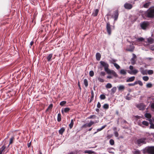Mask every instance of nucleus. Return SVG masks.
<instances>
[{"instance_id":"nucleus-62","label":"nucleus","mask_w":154,"mask_h":154,"mask_svg":"<svg viewBox=\"0 0 154 154\" xmlns=\"http://www.w3.org/2000/svg\"><path fill=\"white\" fill-rule=\"evenodd\" d=\"M78 86H79V89L80 90H81V86H80V83H79V82H78Z\"/></svg>"},{"instance_id":"nucleus-20","label":"nucleus","mask_w":154,"mask_h":154,"mask_svg":"<svg viewBox=\"0 0 154 154\" xmlns=\"http://www.w3.org/2000/svg\"><path fill=\"white\" fill-rule=\"evenodd\" d=\"M65 131V129L64 127H62L59 131V133L60 134L62 135L63 133Z\"/></svg>"},{"instance_id":"nucleus-46","label":"nucleus","mask_w":154,"mask_h":154,"mask_svg":"<svg viewBox=\"0 0 154 154\" xmlns=\"http://www.w3.org/2000/svg\"><path fill=\"white\" fill-rule=\"evenodd\" d=\"M109 142L111 145H113L114 144V141L112 139H111L109 140Z\"/></svg>"},{"instance_id":"nucleus-32","label":"nucleus","mask_w":154,"mask_h":154,"mask_svg":"<svg viewBox=\"0 0 154 154\" xmlns=\"http://www.w3.org/2000/svg\"><path fill=\"white\" fill-rule=\"evenodd\" d=\"M88 125V123H86L82 125L81 127V128H86L87 127H90V126Z\"/></svg>"},{"instance_id":"nucleus-25","label":"nucleus","mask_w":154,"mask_h":154,"mask_svg":"<svg viewBox=\"0 0 154 154\" xmlns=\"http://www.w3.org/2000/svg\"><path fill=\"white\" fill-rule=\"evenodd\" d=\"M74 124V122L73 119H72L69 125V128L70 129H71L73 126Z\"/></svg>"},{"instance_id":"nucleus-45","label":"nucleus","mask_w":154,"mask_h":154,"mask_svg":"<svg viewBox=\"0 0 154 154\" xmlns=\"http://www.w3.org/2000/svg\"><path fill=\"white\" fill-rule=\"evenodd\" d=\"M143 79L144 81H147L149 80V78L147 76H144L143 77Z\"/></svg>"},{"instance_id":"nucleus-6","label":"nucleus","mask_w":154,"mask_h":154,"mask_svg":"<svg viewBox=\"0 0 154 154\" xmlns=\"http://www.w3.org/2000/svg\"><path fill=\"white\" fill-rule=\"evenodd\" d=\"M8 151V150L6 149V146L4 145L0 148V154H6Z\"/></svg>"},{"instance_id":"nucleus-55","label":"nucleus","mask_w":154,"mask_h":154,"mask_svg":"<svg viewBox=\"0 0 154 154\" xmlns=\"http://www.w3.org/2000/svg\"><path fill=\"white\" fill-rule=\"evenodd\" d=\"M137 84H139L140 85L142 86L143 85V84L142 82L140 80L137 81Z\"/></svg>"},{"instance_id":"nucleus-16","label":"nucleus","mask_w":154,"mask_h":154,"mask_svg":"<svg viewBox=\"0 0 154 154\" xmlns=\"http://www.w3.org/2000/svg\"><path fill=\"white\" fill-rule=\"evenodd\" d=\"M148 42L149 44H152L153 43L154 39L151 37H149L147 39Z\"/></svg>"},{"instance_id":"nucleus-50","label":"nucleus","mask_w":154,"mask_h":154,"mask_svg":"<svg viewBox=\"0 0 154 154\" xmlns=\"http://www.w3.org/2000/svg\"><path fill=\"white\" fill-rule=\"evenodd\" d=\"M98 80L101 82H104V80L100 77L97 78Z\"/></svg>"},{"instance_id":"nucleus-38","label":"nucleus","mask_w":154,"mask_h":154,"mask_svg":"<svg viewBox=\"0 0 154 154\" xmlns=\"http://www.w3.org/2000/svg\"><path fill=\"white\" fill-rule=\"evenodd\" d=\"M64 112L65 113H67L70 110V109L69 108L66 107L64 108Z\"/></svg>"},{"instance_id":"nucleus-37","label":"nucleus","mask_w":154,"mask_h":154,"mask_svg":"<svg viewBox=\"0 0 154 154\" xmlns=\"http://www.w3.org/2000/svg\"><path fill=\"white\" fill-rule=\"evenodd\" d=\"M100 98L101 100H104L106 99V97L105 95L102 94L100 95Z\"/></svg>"},{"instance_id":"nucleus-22","label":"nucleus","mask_w":154,"mask_h":154,"mask_svg":"<svg viewBox=\"0 0 154 154\" xmlns=\"http://www.w3.org/2000/svg\"><path fill=\"white\" fill-rule=\"evenodd\" d=\"M131 95H130V93H128V94H127V96H126L125 98L126 100H130L131 99Z\"/></svg>"},{"instance_id":"nucleus-60","label":"nucleus","mask_w":154,"mask_h":154,"mask_svg":"<svg viewBox=\"0 0 154 154\" xmlns=\"http://www.w3.org/2000/svg\"><path fill=\"white\" fill-rule=\"evenodd\" d=\"M53 107V104H51L49 105L48 107V109H52Z\"/></svg>"},{"instance_id":"nucleus-4","label":"nucleus","mask_w":154,"mask_h":154,"mask_svg":"<svg viewBox=\"0 0 154 154\" xmlns=\"http://www.w3.org/2000/svg\"><path fill=\"white\" fill-rule=\"evenodd\" d=\"M144 151L150 154H154V146L146 147L145 148Z\"/></svg>"},{"instance_id":"nucleus-11","label":"nucleus","mask_w":154,"mask_h":154,"mask_svg":"<svg viewBox=\"0 0 154 154\" xmlns=\"http://www.w3.org/2000/svg\"><path fill=\"white\" fill-rule=\"evenodd\" d=\"M137 107L140 110H144L146 108V106L143 103H140L138 104Z\"/></svg>"},{"instance_id":"nucleus-31","label":"nucleus","mask_w":154,"mask_h":154,"mask_svg":"<svg viewBox=\"0 0 154 154\" xmlns=\"http://www.w3.org/2000/svg\"><path fill=\"white\" fill-rule=\"evenodd\" d=\"M84 84L85 85V87L87 88L88 85V83L87 80L86 79H85L84 80Z\"/></svg>"},{"instance_id":"nucleus-40","label":"nucleus","mask_w":154,"mask_h":154,"mask_svg":"<svg viewBox=\"0 0 154 154\" xmlns=\"http://www.w3.org/2000/svg\"><path fill=\"white\" fill-rule=\"evenodd\" d=\"M14 137H12L10 139V142H9V144L8 145V147L9 146V145L12 143H13V140H14Z\"/></svg>"},{"instance_id":"nucleus-43","label":"nucleus","mask_w":154,"mask_h":154,"mask_svg":"<svg viewBox=\"0 0 154 154\" xmlns=\"http://www.w3.org/2000/svg\"><path fill=\"white\" fill-rule=\"evenodd\" d=\"M149 4V2L146 3L144 4L143 5V7L145 8H148Z\"/></svg>"},{"instance_id":"nucleus-23","label":"nucleus","mask_w":154,"mask_h":154,"mask_svg":"<svg viewBox=\"0 0 154 154\" xmlns=\"http://www.w3.org/2000/svg\"><path fill=\"white\" fill-rule=\"evenodd\" d=\"M150 122V128L154 129V124L152 122V120L151 119H148Z\"/></svg>"},{"instance_id":"nucleus-52","label":"nucleus","mask_w":154,"mask_h":154,"mask_svg":"<svg viewBox=\"0 0 154 154\" xmlns=\"http://www.w3.org/2000/svg\"><path fill=\"white\" fill-rule=\"evenodd\" d=\"M94 123V122L92 121H90V122L88 123L89 125L91 127L93 124Z\"/></svg>"},{"instance_id":"nucleus-41","label":"nucleus","mask_w":154,"mask_h":154,"mask_svg":"<svg viewBox=\"0 0 154 154\" xmlns=\"http://www.w3.org/2000/svg\"><path fill=\"white\" fill-rule=\"evenodd\" d=\"M66 103V101H62L60 103V105L61 106H63Z\"/></svg>"},{"instance_id":"nucleus-26","label":"nucleus","mask_w":154,"mask_h":154,"mask_svg":"<svg viewBox=\"0 0 154 154\" xmlns=\"http://www.w3.org/2000/svg\"><path fill=\"white\" fill-rule=\"evenodd\" d=\"M84 152L85 153L91 154L93 153L94 152L91 150H86Z\"/></svg>"},{"instance_id":"nucleus-28","label":"nucleus","mask_w":154,"mask_h":154,"mask_svg":"<svg viewBox=\"0 0 154 154\" xmlns=\"http://www.w3.org/2000/svg\"><path fill=\"white\" fill-rule=\"evenodd\" d=\"M145 116L148 119H150L151 117V114L149 113H146L145 115Z\"/></svg>"},{"instance_id":"nucleus-21","label":"nucleus","mask_w":154,"mask_h":154,"mask_svg":"<svg viewBox=\"0 0 154 154\" xmlns=\"http://www.w3.org/2000/svg\"><path fill=\"white\" fill-rule=\"evenodd\" d=\"M118 88L119 91H122L124 90L125 87V86L123 85H120L119 87H118Z\"/></svg>"},{"instance_id":"nucleus-10","label":"nucleus","mask_w":154,"mask_h":154,"mask_svg":"<svg viewBox=\"0 0 154 154\" xmlns=\"http://www.w3.org/2000/svg\"><path fill=\"white\" fill-rule=\"evenodd\" d=\"M106 29L108 34L110 35L111 33V25L109 22L107 23L106 25Z\"/></svg>"},{"instance_id":"nucleus-49","label":"nucleus","mask_w":154,"mask_h":154,"mask_svg":"<svg viewBox=\"0 0 154 154\" xmlns=\"http://www.w3.org/2000/svg\"><path fill=\"white\" fill-rule=\"evenodd\" d=\"M152 86V85L151 83H147L146 85V87L147 88H151Z\"/></svg>"},{"instance_id":"nucleus-3","label":"nucleus","mask_w":154,"mask_h":154,"mask_svg":"<svg viewBox=\"0 0 154 154\" xmlns=\"http://www.w3.org/2000/svg\"><path fill=\"white\" fill-rule=\"evenodd\" d=\"M107 15L111 16L112 17L114 18V21H116L117 20L119 15L118 10L117 9L114 11L113 12V14L112 15H111L110 11H109Z\"/></svg>"},{"instance_id":"nucleus-63","label":"nucleus","mask_w":154,"mask_h":154,"mask_svg":"<svg viewBox=\"0 0 154 154\" xmlns=\"http://www.w3.org/2000/svg\"><path fill=\"white\" fill-rule=\"evenodd\" d=\"M129 69L130 70H132L133 69V66H129Z\"/></svg>"},{"instance_id":"nucleus-33","label":"nucleus","mask_w":154,"mask_h":154,"mask_svg":"<svg viewBox=\"0 0 154 154\" xmlns=\"http://www.w3.org/2000/svg\"><path fill=\"white\" fill-rule=\"evenodd\" d=\"M136 40L137 41L139 42H144V38L143 37H140V38H137Z\"/></svg>"},{"instance_id":"nucleus-58","label":"nucleus","mask_w":154,"mask_h":154,"mask_svg":"<svg viewBox=\"0 0 154 154\" xmlns=\"http://www.w3.org/2000/svg\"><path fill=\"white\" fill-rule=\"evenodd\" d=\"M91 99L92 98H93L94 97V92L92 90L91 91Z\"/></svg>"},{"instance_id":"nucleus-57","label":"nucleus","mask_w":154,"mask_h":154,"mask_svg":"<svg viewBox=\"0 0 154 154\" xmlns=\"http://www.w3.org/2000/svg\"><path fill=\"white\" fill-rule=\"evenodd\" d=\"M100 75L101 76H104L105 75V73L103 71H101L100 73Z\"/></svg>"},{"instance_id":"nucleus-17","label":"nucleus","mask_w":154,"mask_h":154,"mask_svg":"<svg viewBox=\"0 0 154 154\" xmlns=\"http://www.w3.org/2000/svg\"><path fill=\"white\" fill-rule=\"evenodd\" d=\"M120 73L123 75H125L127 74L126 70L124 69H122L120 71Z\"/></svg>"},{"instance_id":"nucleus-39","label":"nucleus","mask_w":154,"mask_h":154,"mask_svg":"<svg viewBox=\"0 0 154 154\" xmlns=\"http://www.w3.org/2000/svg\"><path fill=\"white\" fill-rule=\"evenodd\" d=\"M106 88H110L112 87V85L110 83H108L106 85Z\"/></svg>"},{"instance_id":"nucleus-29","label":"nucleus","mask_w":154,"mask_h":154,"mask_svg":"<svg viewBox=\"0 0 154 154\" xmlns=\"http://www.w3.org/2000/svg\"><path fill=\"white\" fill-rule=\"evenodd\" d=\"M117 60L115 59L112 58L111 60H109V63H112L114 64V63H115V62H116Z\"/></svg>"},{"instance_id":"nucleus-51","label":"nucleus","mask_w":154,"mask_h":154,"mask_svg":"<svg viewBox=\"0 0 154 154\" xmlns=\"http://www.w3.org/2000/svg\"><path fill=\"white\" fill-rule=\"evenodd\" d=\"M94 73L93 71H90L89 72V75L91 77H92L94 75Z\"/></svg>"},{"instance_id":"nucleus-34","label":"nucleus","mask_w":154,"mask_h":154,"mask_svg":"<svg viewBox=\"0 0 154 154\" xmlns=\"http://www.w3.org/2000/svg\"><path fill=\"white\" fill-rule=\"evenodd\" d=\"M106 126V125H103V126H102L101 128H98L97 130V132H99V131H101L103 129H104V128H105Z\"/></svg>"},{"instance_id":"nucleus-53","label":"nucleus","mask_w":154,"mask_h":154,"mask_svg":"<svg viewBox=\"0 0 154 154\" xmlns=\"http://www.w3.org/2000/svg\"><path fill=\"white\" fill-rule=\"evenodd\" d=\"M151 108L152 111H154V103H151Z\"/></svg>"},{"instance_id":"nucleus-19","label":"nucleus","mask_w":154,"mask_h":154,"mask_svg":"<svg viewBox=\"0 0 154 154\" xmlns=\"http://www.w3.org/2000/svg\"><path fill=\"white\" fill-rule=\"evenodd\" d=\"M53 56V54L51 53L49 54L48 56L47 57L46 59L49 62L51 60V59Z\"/></svg>"},{"instance_id":"nucleus-54","label":"nucleus","mask_w":154,"mask_h":154,"mask_svg":"<svg viewBox=\"0 0 154 154\" xmlns=\"http://www.w3.org/2000/svg\"><path fill=\"white\" fill-rule=\"evenodd\" d=\"M149 48L152 51H154V45H150L149 47Z\"/></svg>"},{"instance_id":"nucleus-24","label":"nucleus","mask_w":154,"mask_h":154,"mask_svg":"<svg viewBox=\"0 0 154 154\" xmlns=\"http://www.w3.org/2000/svg\"><path fill=\"white\" fill-rule=\"evenodd\" d=\"M105 71H106V73L108 74H111L112 73V70H111L108 68L104 70Z\"/></svg>"},{"instance_id":"nucleus-44","label":"nucleus","mask_w":154,"mask_h":154,"mask_svg":"<svg viewBox=\"0 0 154 154\" xmlns=\"http://www.w3.org/2000/svg\"><path fill=\"white\" fill-rule=\"evenodd\" d=\"M148 74L149 75H151L153 74V71L152 70H149L147 72Z\"/></svg>"},{"instance_id":"nucleus-61","label":"nucleus","mask_w":154,"mask_h":154,"mask_svg":"<svg viewBox=\"0 0 154 154\" xmlns=\"http://www.w3.org/2000/svg\"><path fill=\"white\" fill-rule=\"evenodd\" d=\"M140 153L139 151H135L134 152V154H138Z\"/></svg>"},{"instance_id":"nucleus-36","label":"nucleus","mask_w":154,"mask_h":154,"mask_svg":"<svg viewBox=\"0 0 154 154\" xmlns=\"http://www.w3.org/2000/svg\"><path fill=\"white\" fill-rule=\"evenodd\" d=\"M103 107L104 109H107L109 108V105L108 104H105L103 106Z\"/></svg>"},{"instance_id":"nucleus-14","label":"nucleus","mask_w":154,"mask_h":154,"mask_svg":"<svg viewBox=\"0 0 154 154\" xmlns=\"http://www.w3.org/2000/svg\"><path fill=\"white\" fill-rule=\"evenodd\" d=\"M140 71L141 74L143 75H146L147 74V71L146 70H144L143 69L142 67H141L140 68Z\"/></svg>"},{"instance_id":"nucleus-42","label":"nucleus","mask_w":154,"mask_h":154,"mask_svg":"<svg viewBox=\"0 0 154 154\" xmlns=\"http://www.w3.org/2000/svg\"><path fill=\"white\" fill-rule=\"evenodd\" d=\"M96 116L95 115H92L88 117V119H95Z\"/></svg>"},{"instance_id":"nucleus-8","label":"nucleus","mask_w":154,"mask_h":154,"mask_svg":"<svg viewBox=\"0 0 154 154\" xmlns=\"http://www.w3.org/2000/svg\"><path fill=\"white\" fill-rule=\"evenodd\" d=\"M124 7L125 9L130 10L131 9L133 8V5L130 3L126 2L124 4Z\"/></svg>"},{"instance_id":"nucleus-27","label":"nucleus","mask_w":154,"mask_h":154,"mask_svg":"<svg viewBox=\"0 0 154 154\" xmlns=\"http://www.w3.org/2000/svg\"><path fill=\"white\" fill-rule=\"evenodd\" d=\"M116 87H113L111 89V92L112 94H114L116 91Z\"/></svg>"},{"instance_id":"nucleus-2","label":"nucleus","mask_w":154,"mask_h":154,"mask_svg":"<svg viewBox=\"0 0 154 154\" xmlns=\"http://www.w3.org/2000/svg\"><path fill=\"white\" fill-rule=\"evenodd\" d=\"M143 12L144 11H143ZM144 13L148 17H154V8H150L147 11L144 12Z\"/></svg>"},{"instance_id":"nucleus-5","label":"nucleus","mask_w":154,"mask_h":154,"mask_svg":"<svg viewBox=\"0 0 154 154\" xmlns=\"http://www.w3.org/2000/svg\"><path fill=\"white\" fill-rule=\"evenodd\" d=\"M100 68L104 67L105 70L109 67V65L107 63L103 61H100Z\"/></svg>"},{"instance_id":"nucleus-18","label":"nucleus","mask_w":154,"mask_h":154,"mask_svg":"<svg viewBox=\"0 0 154 154\" xmlns=\"http://www.w3.org/2000/svg\"><path fill=\"white\" fill-rule=\"evenodd\" d=\"M101 55L99 53H97L96 54V58L97 60H99L101 58Z\"/></svg>"},{"instance_id":"nucleus-30","label":"nucleus","mask_w":154,"mask_h":154,"mask_svg":"<svg viewBox=\"0 0 154 154\" xmlns=\"http://www.w3.org/2000/svg\"><path fill=\"white\" fill-rule=\"evenodd\" d=\"M57 121L58 122L61 121V115L60 113H59L57 115Z\"/></svg>"},{"instance_id":"nucleus-64","label":"nucleus","mask_w":154,"mask_h":154,"mask_svg":"<svg viewBox=\"0 0 154 154\" xmlns=\"http://www.w3.org/2000/svg\"><path fill=\"white\" fill-rule=\"evenodd\" d=\"M152 58L150 57H147L146 58V59L151 60H152Z\"/></svg>"},{"instance_id":"nucleus-15","label":"nucleus","mask_w":154,"mask_h":154,"mask_svg":"<svg viewBox=\"0 0 154 154\" xmlns=\"http://www.w3.org/2000/svg\"><path fill=\"white\" fill-rule=\"evenodd\" d=\"M99 12V10L98 9H95L93 11L92 15L94 17H96L97 16Z\"/></svg>"},{"instance_id":"nucleus-48","label":"nucleus","mask_w":154,"mask_h":154,"mask_svg":"<svg viewBox=\"0 0 154 154\" xmlns=\"http://www.w3.org/2000/svg\"><path fill=\"white\" fill-rule=\"evenodd\" d=\"M111 74H112L115 77H117L118 76L117 74L114 70H112Z\"/></svg>"},{"instance_id":"nucleus-1","label":"nucleus","mask_w":154,"mask_h":154,"mask_svg":"<svg viewBox=\"0 0 154 154\" xmlns=\"http://www.w3.org/2000/svg\"><path fill=\"white\" fill-rule=\"evenodd\" d=\"M146 137L141 138L137 139L135 141V143L138 146H140L146 143Z\"/></svg>"},{"instance_id":"nucleus-56","label":"nucleus","mask_w":154,"mask_h":154,"mask_svg":"<svg viewBox=\"0 0 154 154\" xmlns=\"http://www.w3.org/2000/svg\"><path fill=\"white\" fill-rule=\"evenodd\" d=\"M114 134L115 136L116 137H117L119 136V134L116 131H115L114 132Z\"/></svg>"},{"instance_id":"nucleus-47","label":"nucleus","mask_w":154,"mask_h":154,"mask_svg":"<svg viewBox=\"0 0 154 154\" xmlns=\"http://www.w3.org/2000/svg\"><path fill=\"white\" fill-rule=\"evenodd\" d=\"M114 65L117 69H119L120 68V66L116 63H114Z\"/></svg>"},{"instance_id":"nucleus-9","label":"nucleus","mask_w":154,"mask_h":154,"mask_svg":"<svg viewBox=\"0 0 154 154\" xmlns=\"http://www.w3.org/2000/svg\"><path fill=\"white\" fill-rule=\"evenodd\" d=\"M149 23L147 21H143L141 24L140 26L142 29H145L149 26Z\"/></svg>"},{"instance_id":"nucleus-13","label":"nucleus","mask_w":154,"mask_h":154,"mask_svg":"<svg viewBox=\"0 0 154 154\" xmlns=\"http://www.w3.org/2000/svg\"><path fill=\"white\" fill-rule=\"evenodd\" d=\"M135 79V77L134 76H132L130 78H128L126 79V82H130L133 81Z\"/></svg>"},{"instance_id":"nucleus-7","label":"nucleus","mask_w":154,"mask_h":154,"mask_svg":"<svg viewBox=\"0 0 154 154\" xmlns=\"http://www.w3.org/2000/svg\"><path fill=\"white\" fill-rule=\"evenodd\" d=\"M134 48V47L133 44H130V45L127 46L126 50L128 51L132 52L133 51Z\"/></svg>"},{"instance_id":"nucleus-12","label":"nucleus","mask_w":154,"mask_h":154,"mask_svg":"<svg viewBox=\"0 0 154 154\" xmlns=\"http://www.w3.org/2000/svg\"><path fill=\"white\" fill-rule=\"evenodd\" d=\"M138 71L136 69H134L132 71H128V72L131 75H135L138 72Z\"/></svg>"},{"instance_id":"nucleus-59","label":"nucleus","mask_w":154,"mask_h":154,"mask_svg":"<svg viewBox=\"0 0 154 154\" xmlns=\"http://www.w3.org/2000/svg\"><path fill=\"white\" fill-rule=\"evenodd\" d=\"M101 106L100 103L99 102H98L97 105V107L98 108H100Z\"/></svg>"},{"instance_id":"nucleus-35","label":"nucleus","mask_w":154,"mask_h":154,"mask_svg":"<svg viewBox=\"0 0 154 154\" xmlns=\"http://www.w3.org/2000/svg\"><path fill=\"white\" fill-rule=\"evenodd\" d=\"M142 124L146 126H147L149 125V123L145 121L142 122Z\"/></svg>"}]
</instances>
